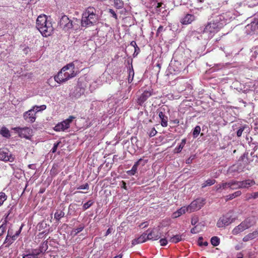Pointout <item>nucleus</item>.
Returning a JSON list of instances; mask_svg holds the SVG:
<instances>
[{"label":"nucleus","mask_w":258,"mask_h":258,"mask_svg":"<svg viewBox=\"0 0 258 258\" xmlns=\"http://www.w3.org/2000/svg\"><path fill=\"white\" fill-rule=\"evenodd\" d=\"M230 18L229 14L227 13L213 16L205 27L199 29V32L204 35L205 39H211L226 24Z\"/></svg>","instance_id":"1"},{"label":"nucleus","mask_w":258,"mask_h":258,"mask_svg":"<svg viewBox=\"0 0 258 258\" xmlns=\"http://www.w3.org/2000/svg\"><path fill=\"white\" fill-rule=\"evenodd\" d=\"M99 11L93 7L87 8L83 12L81 19V26L88 27L96 24L99 20Z\"/></svg>","instance_id":"2"},{"label":"nucleus","mask_w":258,"mask_h":258,"mask_svg":"<svg viewBox=\"0 0 258 258\" xmlns=\"http://www.w3.org/2000/svg\"><path fill=\"white\" fill-rule=\"evenodd\" d=\"M36 27L45 37L50 36L53 31L51 22L48 20L45 15H40L36 20Z\"/></svg>","instance_id":"3"},{"label":"nucleus","mask_w":258,"mask_h":258,"mask_svg":"<svg viewBox=\"0 0 258 258\" xmlns=\"http://www.w3.org/2000/svg\"><path fill=\"white\" fill-rule=\"evenodd\" d=\"M74 62L64 66L57 74L54 77V81H68L75 77L77 72H75Z\"/></svg>","instance_id":"4"},{"label":"nucleus","mask_w":258,"mask_h":258,"mask_svg":"<svg viewBox=\"0 0 258 258\" xmlns=\"http://www.w3.org/2000/svg\"><path fill=\"white\" fill-rule=\"evenodd\" d=\"M247 160L245 159V156L243 155L240 157L236 163L229 168V171L231 173H239L244 171L245 169L249 170V168L247 167Z\"/></svg>","instance_id":"5"},{"label":"nucleus","mask_w":258,"mask_h":258,"mask_svg":"<svg viewBox=\"0 0 258 258\" xmlns=\"http://www.w3.org/2000/svg\"><path fill=\"white\" fill-rule=\"evenodd\" d=\"M13 130L17 133L21 138H24L27 139H30L32 136L33 130L28 127H16Z\"/></svg>","instance_id":"6"},{"label":"nucleus","mask_w":258,"mask_h":258,"mask_svg":"<svg viewBox=\"0 0 258 258\" xmlns=\"http://www.w3.org/2000/svg\"><path fill=\"white\" fill-rule=\"evenodd\" d=\"M234 221L232 216L227 213L221 216L218 220L216 225L218 228H223L230 225Z\"/></svg>","instance_id":"7"},{"label":"nucleus","mask_w":258,"mask_h":258,"mask_svg":"<svg viewBox=\"0 0 258 258\" xmlns=\"http://www.w3.org/2000/svg\"><path fill=\"white\" fill-rule=\"evenodd\" d=\"M205 204V200L203 198H198L192 201L188 206L189 209V213L198 211L202 208Z\"/></svg>","instance_id":"8"},{"label":"nucleus","mask_w":258,"mask_h":258,"mask_svg":"<svg viewBox=\"0 0 258 258\" xmlns=\"http://www.w3.org/2000/svg\"><path fill=\"white\" fill-rule=\"evenodd\" d=\"M75 118H76L75 116L72 115L70 116L67 119L57 124L54 128V130L57 132H60L61 131H63L69 128L70 126V123H72L73 119Z\"/></svg>","instance_id":"9"},{"label":"nucleus","mask_w":258,"mask_h":258,"mask_svg":"<svg viewBox=\"0 0 258 258\" xmlns=\"http://www.w3.org/2000/svg\"><path fill=\"white\" fill-rule=\"evenodd\" d=\"M153 94V89L150 86L148 89H145L143 91V93L138 98L137 103L140 105H142V104Z\"/></svg>","instance_id":"10"},{"label":"nucleus","mask_w":258,"mask_h":258,"mask_svg":"<svg viewBox=\"0 0 258 258\" xmlns=\"http://www.w3.org/2000/svg\"><path fill=\"white\" fill-rule=\"evenodd\" d=\"M59 26L64 29L68 30L74 27V22L66 15L61 17L59 22Z\"/></svg>","instance_id":"11"},{"label":"nucleus","mask_w":258,"mask_h":258,"mask_svg":"<svg viewBox=\"0 0 258 258\" xmlns=\"http://www.w3.org/2000/svg\"><path fill=\"white\" fill-rule=\"evenodd\" d=\"M23 118L24 120L28 123H32L35 122L36 116L34 109H31L23 113Z\"/></svg>","instance_id":"12"},{"label":"nucleus","mask_w":258,"mask_h":258,"mask_svg":"<svg viewBox=\"0 0 258 258\" xmlns=\"http://www.w3.org/2000/svg\"><path fill=\"white\" fill-rule=\"evenodd\" d=\"M161 237V233L157 228H153L152 230L147 233V238L148 240H156Z\"/></svg>","instance_id":"13"},{"label":"nucleus","mask_w":258,"mask_h":258,"mask_svg":"<svg viewBox=\"0 0 258 258\" xmlns=\"http://www.w3.org/2000/svg\"><path fill=\"white\" fill-rule=\"evenodd\" d=\"M15 158L7 150H0V160L5 161L13 162Z\"/></svg>","instance_id":"14"},{"label":"nucleus","mask_w":258,"mask_h":258,"mask_svg":"<svg viewBox=\"0 0 258 258\" xmlns=\"http://www.w3.org/2000/svg\"><path fill=\"white\" fill-rule=\"evenodd\" d=\"M246 31L248 33H255L258 31V21H254L250 24L247 25L245 27Z\"/></svg>","instance_id":"15"},{"label":"nucleus","mask_w":258,"mask_h":258,"mask_svg":"<svg viewBox=\"0 0 258 258\" xmlns=\"http://www.w3.org/2000/svg\"><path fill=\"white\" fill-rule=\"evenodd\" d=\"M181 69V64L179 62L175 60L173 61L172 60L171 61L169 68L170 71H173L175 73H176L179 72Z\"/></svg>","instance_id":"16"},{"label":"nucleus","mask_w":258,"mask_h":258,"mask_svg":"<svg viewBox=\"0 0 258 258\" xmlns=\"http://www.w3.org/2000/svg\"><path fill=\"white\" fill-rule=\"evenodd\" d=\"M241 224L245 229H248L255 224L254 219L253 217H247L241 222Z\"/></svg>","instance_id":"17"},{"label":"nucleus","mask_w":258,"mask_h":258,"mask_svg":"<svg viewBox=\"0 0 258 258\" xmlns=\"http://www.w3.org/2000/svg\"><path fill=\"white\" fill-rule=\"evenodd\" d=\"M195 19L194 15L187 14L181 19V23L183 25H187L195 21Z\"/></svg>","instance_id":"18"},{"label":"nucleus","mask_w":258,"mask_h":258,"mask_svg":"<svg viewBox=\"0 0 258 258\" xmlns=\"http://www.w3.org/2000/svg\"><path fill=\"white\" fill-rule=\"evenodd\" d=\"M147 233L142 234L140 237L137 238H135L132 240V245L135 246L136 244L143 243L147 241Z\"/></svg>","instance_id":"19"},{"label":"nucleus","mask_w":258,"mask_h":258,"mask_svg":"<svg viewBox=\"0 0 258 258\" xmlns=\"http://www.w3.org/2000/svg\"><path fill=\"white\" fill-rule=\"evenodd\" d=\"M188 212L189 213V209L187 207H182L179 209L177 210L176 212H174L173 213L172 216L174 218H176L177 217H179L181 215H182L183 214H185V212Z\"/></svg>","instance_id":"20"},{"label":"nucleus","mask_w":258,"mask_h":258,"mask_svg":"<svg viewBox=\"0 0 258 258\" xmlns=\"http://www.w3.org/2000/svg\"><path fill=\"white\" fill-rule=\"evenodd\" d=\"M241 188H248L255 184L254 180L246 179L243 181H240Z\"/></svg>","instance_id":"21"},{"label":"nucleus","mask_w":258,"mask_h":258,"mask_svg":"<svg viewBox=\"0 0 258 258\" xmlns=\"http://www.w3.org/2000/svg\"><path fill=\"white\" fill-rule=\"evenodd\" d=\"M143 160L142 158L139 159L133 165L131 170H128L126 172L128 175H134L137 171L138 167L140 165L141 162Z\"/></svg>","instance_id":"22"},{"label":"nucleus","mask_w":258,"mask_h":258,"mask_svg":"<svg viewBox=\"0 0 258 258\" xmlns=\"http://www.w3.org/2000/svg\"><path fill=\"white\" fill-rule=\"evenodd\" d=\"M228 187L232 190L241 188L240 181L232 180L229 181Z\"/></svg>","instance_id":"23"},{"label":"nucleus","mask_w":258,"mask_h":258,"mask_svg":"<svg viewBox=\"0 0 258 258\" xmlns=\"http://www.w3.org/2000/svg\"><path fill=\"white\" fill-rule=\"evenodd\" d=\"M159 116L161 122V124L163 127H166L168 125V117L162 111L159 113Z\"/></svg>","instance_id":"24"},{"label":"nucleus","mask_w":258,"mask_h":258,"mask_svg":"<svg viewBox=\"0 0 258 258\" xmlns=\"http://www.w3.org/2000/svg\"><path fill=\"white\" fill-rule=\"evenodd\" d=\"M85 89L83 88L77 86L74 91L72 93V95L76 98H79L84 93Z\"/></svg>","instance_id":"25"},{"label":"nucleus","mask_w":258,"mask_h":258,"mask_svg":"<svg viewBox=\"0 0 258 258\" xmlns=\"http://www.w3.org/2000/svg\"><path fill=\"white\" fill-rule=\"evenodd\" d=\"M85 228V225L83 224L79 225L77 228H74L70 232V235L73 237L76 236L78 233L83 231Z\"/></svg>","instance_id":"26"},{"label":"nucleus","mask_w":258,"mask_h":258,"mask_svg":"<svg viewBox=\"0 0 258 258\" xmlns=\"http://www.w3.org/2000/svg\"><path fill=\"white\" fill-rule=\"evenodd\" d=\"M257 233H258L256 231H253L252 233H250L247 234L246 235H245V236H244V237L242 239V240L244 242H247L250 240H252L256 237Z\"/></svg>","instance_id":"27"},{"label":"nucleus","mask_w":258,"mask_h":258,"mask_svg":"<svg viewBox=\"0 0 258 258\" xmlns=\"http://www.w3.org/2000/svg\"><path fill=\"white\" fill-rule=\"evenodd\" d=\"M245 229V228H244V226L241 224V223L239 224L238 226H236L232 231V233L233 235H237L243 231H244Z\"/></svg>","instance_id":"28"},{"label":"nucleus","mask_w":258,"mask_h":258,"mask_svg":"<svg viewBox=\"0 0 258 258\" xmlns=\"http://www.w3.org/2000/svg\"><path fill=\"white\" fill-rule=\"evenodd\" d=\"M227 187H228V182H222L217 184L215 186V189L216 191L221 192V189H225Z\"/></svg>","instance_id":"29"},{"label":"nucleus","mask_w":258,"mask_h":258,"mask_svg":"<svg viewBox=\"0 0 258 258\" xmlns=\"http://www.w3.org/2000/svg\"><path fill=\"white\" fill-rule=\"evenodd\" d=\"M227 65V63H217L214 65L212 68H211L208 71L209 73L213 72L216 71H218L221 70L224 68L225 66Z\"/></svg>","instance_id":"30"},{"label":"nucleus","mask_w":258,"mask_h":258,"mask_svg":"<svg viewBox=\"0 0 258 258\" xmlns=\"http://www.w3.org/2000/svg\"><path fill=\"white\" fill-rule=\"evenodd\" d=\"M241 191L240 190H237L234 192L233 194H230L226 197V201H228L229 200H231L236 197H238L241 195Z\"/></svg>","instance_id":"31"},{"label":"nucleus","mask_w":258,"mask_h":258,"mask_svg":"<svg viewBox=\"0 0 258 258\" xmlns=\"http://www.w3.org/2000/svg\"><path fill=\"white\" fill-rule=\"evenodd\" d=\"M10 213L11 211H10L8 214L7 215L6 219L8 218ZM7 221L6 219H5V222L0 226V236L2 235L7 229Z\"/></svg>","instance_id":"32"},{"label":"nucleus","mask_w":258,"mask_h":258,"mask_svg":"<svg viewBox=\"0 0 258 258\" xmlns=\"http://www.w3.org/2000/svg\"><path fill=\"white\" fill-rule=\"evenodd\" d=\"M186 139H185V138L181 140V142L180 145H179V146L178 147H176L175 148L174 152L176 153H179L181 152L182 149L183 148V147L185 146V144H186Z\"/></svg>","instance_id":"33"},{"label":"nucleus","mask_w":258,"mask_h":258,"mask_svg":"<svg viewBox=\"0 0 258 258\" xmlns=\"http://www.w3.org/2000/svg\"><path fill=\"white\" fill-rule=\"evenodd\" d=\"M38 249L41 251L42 253H45V252L48 249V241L47 240L43 242L39 246Z\"/></svg>","instance_id":"34"},{"label":"nucleus","mask_w":258,"mask_h":258,"mask_svg":"<svg viewBox=\"0 0 258 258\" xmlns=\"http://www.w3.org/2000/svg\"><path fill=\"white\" fill-rule=\"evenodd\" d=\"M182 240L181 235H175L170 237L169 241L170 242L176 243Z\"/></svg>","instance_id":"35"},{"label":"nucleus","mask_w":258,"mask_h":258,"mask_svg":"<svg viewBox=\"0 0 258 258\" xmlns=\"http://www.w3.org/2000/svg\"><path fill=\"white\" fill-rule=\"evenodd\" d=\"M258 198V192L247 194L245 196L246 200L249 201L251 199H255Z\"/></svg>","instance_id":"36"},{"label":"nucleus","mask_w":258,"mask_h":258,"mask_svg":"<svg viewBox=\"0 0 258 258\" xmlns=\"http://www.w3.org/2000/svg\"><path fill=\"white\" fill-rule=\"evenodd\" d=\"M216 181L215 179H207L205 183L202 184V187L204 188L207 186H211L214 184L216 183Z\"/></svg>","instance_id":"37"},{"label":"nucleus","mask_w":258,"mask_h":258,"mask_svg":"<svg viewBox=\"0 0 258 258\" xmlns=\"http://www.w3.org/2000/svg\"><path fill=\"white\" fill-rule=\"evenodd\" d=\"M211 243L214 246H217L220 243V238L217 236H213L211 239Z\"/></svg>","instance_id":"38"},{"label":"nucleus","mask_w":258,"mask_h":258,"mask_svg":"<svg viewBox=\"0 0 258 258\" xmlns=\"http://www.w3.org/2000/svg\"><path fill=\"white\" fill-rule=\"evenodd\" d=\"M1 134L5 137L8 138L10 137V132L8 129L5 127H2L1 130Z\"/></svg>","instance_id":"39"},{"label":"nucleus","mask_w":258,"mask_h":258,"mask_svg":"<svg viewBox=\"0 0 258 258\" xmlns=\"http://www.w3.org/2000/svg\"><path fill=\"white\" fill-rule=\"evenodd\" d=\"M64 216V213L62 211H56L54 216V218L56 220H59L61 218L63 217Z\"/></svg>","instance_id":"40"},{"label":"nucleus","mask_w":258,"mask_h":258,"mask_svg":"<svg viewBox=\"0 0 258 258\" xmlns=\"http://www.w3.org/2000/svg\"><path fill=\"white\" fill-rule=\"evenodd\" d=\"M114 6L118 9H120L123 8V3L121 0H113Z\"/></svg>","instance_id":"41"},{"label":"nucleus","mask_w":258,"mask_h":258,"mask_svg":"<svg viewBox=\"0 0 258 258\" xmlns=\"http://www.w3.org/2000/svg\"><path fill=\"white\" fill-rule=\"evenodd\" d=\"M32 255L34 256V258H38L39 255L42 253L41 251L38 248L33 249L30 251Z\"/></svg>","instance_id":"42"},{"label":"nucleus","mask_w":258,"mask_h":258,"mask_svg":"<svg viewBox=\"0 0 258 258\" xmlns=\"http://www.w3.org/2000/svg\"><path fill=\"white\" fill-rule=\"evenodd\" d=\"M7 199V196L4 192H0V207L4 204V202Z\"/></svg>","instance_id":"43"},{"label":"nucleus","mask_w":258,"mask_h":258,"mask_svg":"<svg viewBox=\"0 0 258 258\" xmlns=\"http://www.w3.org/2000/svg\"><path fill=\"white\" fill-rule=\"evenodd\" d=\"M46 105H42L41 106H36V105L34 106L33 107V108L32 109H34L35 110V112L36 114V112H37L39 111L45 110L46 109Z\"/></svg>","instance_id":"44"},{"label":"nucleus","mask_w":258,"mask_h":258,"mask_svg":"<svg viewBox=\"0 0 258 258\" xmlns=\"http://www.w3.org/2000/svg\"><path fill=\"white\" fill-rule=\"evenodd\" d=\"M247 127L246 125H242L238 130L236 133V135L238 137H240L242 134L243 132Z\"/></svg>","instance_id":"45"},{"label":"nucleus","mask_w":258,"mask_h":258,"mask_svg":"<svg viewBox=\"0 0 258 258\" xmlns=\"http://www.w3.org/2000/svg\"><path fill=\"white\" fill-rule=\"evenodd\" d=\"M201 132V127L199 125H197L194 129L193 136L195 138L198 137Z\"/></svg>","instance_id":"46"},{"label":"nucleus","mask_w":258,"mask_h":258,"mask_svg":"<svg viewBox=\"0 0 258 258\" xmlns=\"http://www.w3.org/2000/svg\"><path fill=\"white\" fill-rule=\"evenodd\" d=\"M94 203V202L92 200H89L87 202L85 203L83 206V210L85 211L90 208Z\"/></svg>","instance_id":"47"},{"label":"nucleus","mask_w":258,"mask_h":258,"mask_svg":"<svg viewBox=\"0 0 258 258\" xmlns=\"http://www.w3.org/2000/svg\"><path fill=\"white\" fill-rule=\"evenodd\" d=\"M5 243L6 244V247H9L10 245L12 244V242L11 240L10 236L8 234L5 241Z\"/></svg>","instance_id":"48"},{"label":"nucleus","mask_w":258,"mask_h":258,"mask_svg":"<svg viewBox=\"0 0 258 258\" xmlns=\"http://www.w3.org/2000/svg\"><path fill=\"white\" fill-rule=\"evenodd\" d=\"M238 84H240V82L236 81V82H234V83H233L234 87H236V89L237 90H239L240 91H245L247 90V89H245V88H242L241 87H238Z\"/></svg>","instance_id":"49"},{"label":"nucleus","mask_w":258,"mask_h":258,"mask_svg":"<svg viewBox=\"0 0 258 258\" xmlns=\"http://www.w3.org/2000/svg\"><path fill=\"white\" fill-rule=\"evenodd\" d=\"M134 76V72L133 69V67H132V69H130L129 74H128V80L130 81H133Z\"/></svg>","instance_id":"50"},{"label":"nucleus","mask_w":258,"mask_h":258,"mask_svg":"<svg viewBox=\"0 0 258 258\" xmlns=\"http://www.w3.org/2000/svg\"><path fill=\"white\" fill-rule=\"evenodd\" d=\"M89 188V185L88 183H86L84 184L80 185L77 187L78 189H87L88 190Z\"/></svg>","instance_id":"51"},{"label":"nucleus","mask_w":258,"mask_h":258,"mask_svg":"<svg viewBox=\"0 0 258 258\" xmlns=\"http://www.w3.org/2000/svg\"><path fill=\"white\" fill-rule=\"evenodd\" d=\"M203 240V237H200L199 238H198V244L200 246H203V245H204V246H207L208 245V243L207 241H205L204 242H201V240Z\"/></svg>","instance_id":"52"},{"label":"nucleus","mask_w":258,"mask_h":258,"mask_svg":"<svg viewBox=\"0 0 258 258\" xmlns=\"http://www.w3.org/2000/svg\"><path fill=\"white\" fill-rule=\"evenodd\" d=\"M199 221V218L197 216H194L191 218V224L192 225H196Z\"/></svg>","instance_id":"53"},{"label":"nucleus","mask_w":258,"mask_h":258,"mask_svg":"<svg viewBox=\"0 0 258 258\" xmlns=\"http://www.w3.org/2000/svg\"><path fill=\"white\" fill-rule=\"evenodd\" d=\"M108 12L111 15L112 17L115 18L116 20L117 19V16L115 11L113 9H109Z\"/></svg>","instance_id":"54"},{"label":"nucleus","mask_w":258,"mask_h":258,"mask_svg":"<svg viewBox=\"0 0 258 258\" xmlns=\"http://www.w3.org/2000/svg\"><path fill=\"white\" fill-rule=\"evenodd\" d=\"M200 230L198 228V226H195L190 230V232L192 234H196L200 232Z\"/></svg>","instance_id":"55"},{"label":"nucleus","mask_w":258,"mask_h":258,"mask_svg":"<svg viewBox=\"0 0 258 258\" xmlns=\"http://www.w3.org/2000/svg\"><path fill=\"white\" fill-rule=\"evenodd\" d=\"M157 133V131L155 130V128L154 127H153L152 128L151 131L150 132V133L149 134V136L150 137H154V136H155L156 135Z\"/></svg>","instance_id":"56"},{"label":"nucleus","mask_w":258,"mask_h":258,"mask_svg":"<svg viewBox=\"0 0 258 258\" xmlns=\"http://www.w3.org/2000/svg\"><path fill=\"white\" fill-rule=\"evenodd\" d=\"M60 143V142H57V143H55L54 144L53 147V148H52V149L51 150L52 153H55L56 151V150L57 149L58 145Z\"/></svg>","instance_id":"57"},{"label":"nucleus","mask_w":258,"mask_h":258,"mask_svg":"<svg viewBox=\"0 0 258 258\" xmlns=\"http://www.w3.org/2000/svg\"><path fill=\"white\" fill-rule=\"evenodd\" d=\"M159 242L161 246H165L167 244V240L166 238L161 239Z\"/></svg>","instance_id":"58"},{"label":"nucleus","mask_w":258,"mask_h":258,"mask_svg":"<svg viewBox=\"0 0 258 258\" xmlns=\"http://www.w3.org/2000/svg\"><path fill=\"white\" fill-rule=\"evenodd\" d=\"M130 45H131L132 46H133V47H134L135 51H136L137 49H139V48L138 47V46H137V44H136V41H132L131 42Z\"/></svg>","instance_id":"59"},{"label":"nucleus","mask_w":258,"mask_h":258,"mask_svg":"<svg viewBox=\"0 0 258 258\" xmlns=\"http://www.w3.org/2000/svg\"><path fill=\"white\" fill-rule=\"evenodd\" d=\"M195 158V156H190L186 160V164H190L192 162V160Z\"/></svg>","instance_id":"60"},{"label":"nucleus","mask_w":258,"mask_h":258,"mask_svg":"<svg viewBox=\"0 0 258 258\" xmlns=\"http://www.w3.org/2000/svg\"><path fill=\"white\" fill-rule=\"evenodd\" d=\"M258 55V50H255L253 51L252 55H251V60H252V58H255L256 57V56Z\"/></svg>","instance_id":"61"},{"label":"nucleus","mask_w":258,"mask_h":258,"mask_svg":"<svg viewBox=\"0 0 258 258\" xmlns=\"http://www.w3.org/2000/svg\"><path fill=\"white\" fill-rule=\"evenodd\" d=\"M163 27L162 26H160L159 27V28H158L157 29V34H159L160 33H161V32H162L163 31Z\"/></svg>","instance_id":"62"},{"label":"nucleus","mask_w":258,"mask_h":258,"mask_svg":"<svg viewBox=\"0 0 258 258\" xmlns=\"http://www.w3.org/2000/svg\"><path fill=\"white\" fill-rule=\"evenodd\" d=\"M148 226V223L147 222H144V223H142L141 224V225H140V227H142L143 228H145V227H146Z\"/></svg>","instance_id":"63"},{"label":"nucleus","mask_w":258,"mask_h":258,"mask_svg":"<svg viewBox=\"0 0 258 258\" xmlns=\"http://www.w3.org/2000/svg\"><path fill=\"white\" fill-rule=\"evenodd\" d=\"M121 183H122V185L121 186V188L126 189V185L125 182L122 180L121 181Z\"/></svg>","instance_id":"64"}]
</instances>
